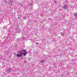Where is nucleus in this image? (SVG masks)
I'll return each mask as SVG.
<instances>
[{
  "label": "nucleus",
  "instance_id": "f257e3e1",
  "mask_svg": "<svg viewBox=\"0 0 77 77\" xmlns=\"http://www.w3.org/2000/svg\"><path fill=\"white\" fill-rule=\"evenodd\" d=\"M63 9H68V7L66 6V5L63 6Z\"/></svg>",
  "mask_w": 77,
  "mask_h": 77
},
{
  "label": "nucleus",
  "instance_id": "f03ea898",
  "mask_svg": "<svg viewBox=\"0 0 77 77\" xmlns=\"http://www.w3.org/2000/svg\"><path fill=\"white\" fill-rule=\"evenodd\" d=\"M21 32V30L20 29H17L16 32V33H20Z\"/></svg>",
  "mask_w": 77,
  "mask_h": 77
},
{
  "label": "nucleus",
  "instance_id": "7ed1b4c3",
  "mask_svg": "<svg viewBox=\"0 0 77 77\" xmlns=\"http://www.w3.org/2000/svg\"><path fill=\"white\" fill-rule=\"evenodd\" d=\"M11 69H8L7 72H8V74H9L10 72H11Z\"/></svg>",
  "mask_w": 77,
  "mask_h": 77
},
{
  "label": "nucleus",
  "instance_id": "20e7f679",
  "mask_svg": "<svg viewBox=\"0 0 77 77\" xmlns=\"http://www.w3.org/2000/svg\"><path fill=\"white\" fill-rule=\"evenodd\" d=\"M17 57H22V55L21 54H18L17 55Z\"/></svg>",
  "mask_w": 77,
  "mask_h": 77
},
{
  "label": "nucleus",
  "instance_id": "39448f33",
  "mask_svg": "<svg viewBox=\"0 0 77 77\" xmlns=\"http://www.w3.org/2000/svg\"><path fill=\"white\" fill-rule=\"evenodd\" d=\"M27 53H28V52H27L26 53H23V54H24V56H26V55Z\"/></svg>",
  "mask_w": 77,
  "mask_h": 77
},
{
  "label": "nucleus",
  "instance_id": "423d86ee",
  "mask_svg": "<svg viewBox=\"0 0 77 77\" xmlns=\"http://www.w3.org/2000/svg\"><path fill=\"white\" fill-rule=\"evenodd\" d=\"M74 16L75 17H77V13H75L74 14Z\"/></svg>",
  "mask_w": 77,
  "mask_h": 77
},
{
  "label": "nucleus",
  "instance_id": "0eeeda50",
  "mask_svg": "<svg viewBox=\"0 0 77 77\" xmlns=\"http://www.w3.org/2000/svg\"><path fill=\"white\" fill-rule=\"evenodd\" d=\"M23 52V51L21 50L20 51V54H22L23 55V53H22Z\"/></svg>",
  "mask_w": 77,
  "mask_h": 77
},
{
  "label": "nucleus",
  "instance_id": "6e6552de",
  "mask_svg": "<svg viewBox=\"0 0 77 77\" xmlns=\"http://www.w3.org/2000/svg\"><path fill=\"white\" fill-rule=\"evenodd\" d=\"M22 52H26V50L23 49V50L22 51Z\"/></svg>",
  "mask_w": 77,
  "mask_h": 77
},
{
  "label": "nucleus",
  "instance_id": "1a4fd4ad",
  "mask_svg": "<svg viewBox=\"0 0 77 77\" xmlns=\"http://www.w3.org/2000/svg\"><path fill=\"white\" fill-rule=\"evenodd\" d=\"M41 63H44V60H41L40 61Z\"/></svg>",
  "mask_w": 77,
  "mask_h": 77
},
{
  "label": "nucleus",
  "instance_id": "9d476101",
  "mask_svg": "<svg viewBox=\"0 0 77 77\" xmlns=\"http://www.w3.org/2000/svg\"><path fill=\"white\" fill-rule=\"evenodd\" d=\"M52 30V29H49L48 31H49V32H51V31Z\"/></svg>",
  "mask_w": 77,
  "mask_h": 77
},
{
  "label": "nucleus",
  "instance_id": "9b49d317",
  "mask_svg": "<svg viewBox=\"0 0 77 77\" xmlns=\"http://www.w3.org/2000/svg\"><path fill=\"white\" fill-rule=\"evenodd\" d=\"M61 36H64V33H62V34H61Z\"/></svg>",
  "mask_w": 77,
  "mask_h": 77
},
{
  "label": "nucleus",
  "instance_id": "f8f14e48",
  "mask_svg": "<svg viewBox=\"0 0 77 77\" xmlns=\"http://www.w3.org/2000/svg\"><path fill=\"white\" fill-rule=\"evenodd\" d=\"M20 5L21 6H23V4H20Z\"/></svg>",
  "mask_w": 77,
  "mask_h": 77
},
{
  "label": "nucleus",
  "instance_id": "ddd939ff",
  "mask_svg": "<svg viewBox=\"0 0 77 77\" xmlns=\"http://www.w3.org/2000/svg\"><path fill=\"white\" fill-rule=\"evenodd\" d=\"M36 44L38 45V42H36Z\"/></svg>",
  "mask_w": 77,
  "mask_h": 77
},
{
  "label": "nucleus",
  "instance_id": "4468645a",
  "mask_svg": "<svg viewBox=\"0 0 77 77\" xmlns=\"http://www.w3.org/2000/svg\"><path fill=\"white\" fill-rule=\"evenodd\" d=\"M12 0H10V2H12Z\"/></svg>",
  "mask_w": 77,
  "mask_h": 77
},
{
  "label": "nucleus",
  "instance_id": "2eb2a0df",
  "mask_svg": "<svg viewBox=\"0 0 77 77\" xmlns=\"http://www.w3.org/2000/svg\"><path fill=\"white\" fill-rule=\"evenodd\" d=\"M30 5H32V4H30Z\"/></svg>",
  "mask_w": 77,
  "mask_h": 77
},
{
  "label": "nucleus",
  "instance_id": "dca6fc26",
  "mask_svg": "<svg viewBox=\"0 0 77 77\" xmlns=\"http://www.w3.org/2000/svg\"><path fill=\"white\" fill-rule=\"evenodd\" d=\"M21 59L23 60V58H21Z\"/></svg>",
  "mask_w": 77,
  "mask_h": 77
},
{
  "label": "nucleus",
  "instance_id": "f3484780",
  "mask_svg": "<svg viewBox=\"0 0 77 77\" xmlns=\"http://www.w3.org/2000/svg\"><path fill=\"white\" fill-rule=\"evenodd\" d=\"M5 39H6L7 37H5Z\"/></svg>",
  "mask_w": 77,
  "mask_h": 77
},
{
  "label": "nucleus",
  "instance_id": "a211bd4d",
  "mask_svg": "<svg viewBox=\"0 0 77 77\" xmlns=\"http://www.w3.org/2000/svg\"><path fill=\"white\" fill-rule=\"evenodd\" d=\"M18 53H19L20 52L19 51H17Z\"/></svg>",
  "mask_w": 77,
  "mask_h": 77
},
{
  "label": "nucleus",
  "instance_id": "6ab92c4d",
  "mask_svg": "<svg viewBox=\"0 0 77 77\" xmlns=\"http://www.w3.org/2000/svg\"><path fill=\"white\" fill-rule=\"evenodd\" d=\"M0 12H1V11H0Z\"/></svg>",
  "mask_w": 77,
  "mask_h": 77
},
{
  "label": "nucleus",
  "instance_id": "aec40b11",
  "mask_svg": "<svg viewBox=\"0 0 77 77\" xmlns=\"http://www.w3.org/2000/svg\"><path fill=\"white\" fill-rule=\"evenodd\" d=\"M11 5H12V4H11Z\"/></svg>",
  "mask_w": 77,
  "mask_h": 77
}]
</instances>
